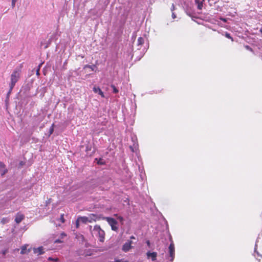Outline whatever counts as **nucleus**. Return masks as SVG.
Masks as SVG:
<instances>
[{
    "label": "nucleus",
    "mask_w": 262,
    "mask_h": 262,
    "mask_svg": "<svg viewBox=\"0 0 262 262\" xmlns=\"http://www.w3.org/2000/svg\"><path fill=\"white\" fill-rule=\"evenodd\" d=\"M23 67V63L19 65V68L18 69L14 70L11 75V81L9 83V85H11V89H13L16 83L18 81L20 78V72Z\"/></svg>",
    "instance_id": "obj_1"
},
{
    "label": "nucleus",
    "mask_w": 262,
    "mask_h": 262,
    "mask_svg": "<svg viewBox=\"0 0 262 262\" xmlns=\"http://www.w3.org/2000/svg\"><path fill=\"white\" fill-rule=\"evenodd\" d=\"M92 234L99 237V241L103 242L105 239V232L99 225H95L92 231Z\"/></svg>",
    "instance_id": "obj_2"
},
{
    "label": "nucleus",
    "mask_w": 262,
    "mask_h": 262,
    "mask_svg": "<svg viewBox=\"0 0 262 262\" xmlns=\"http://www.w3.org/2000/svg\"><path fill=\"white\" fill-rule=\"evenodd\" d=\"M106 220L111 226L112 229L114 231H117L118 227H117V222L115 219L112 217H106Z\"/></svg>",
    "instance_id": "obj_3"
},
{
    "label": "nucleus",
    "mask_w": 262,
    "mask_h": 262,
    "mask_svg": "<svg viewBox=\"0 0 262 262\" xmlns=\"http://www.w3.org/2000/svg\"><path fill=\"white\" fill-rule=\"evenodd\" d=\"M168 249H169V256L170 257V260L172 261L174 258V255H175L174 245L173 241H171V243L169 245Z\"/></svg>",
    "instance_id": "obj_4"
},
{
    "label": "nucleus",
    "mask_w": 262,
    "mask_h": 262,
    "mask_svg": "<svg viewBox=\"0 0 262 262\" xmlns=\"http://www.w3.org/2000/svg\"><path fill=\"white\" fill-rule=\"evenodd\" d=\"M132 241H129L126 242L122 246V250L126 252L128 251L133 247L132 246Z\"/></svg>",
    "instance_id": "obj_5"
},
{
    "label": "nucleus",
    "mask_w": 262,
    "mask_h": 262,
    "mask_svg": "<svg viewBox=\"0 0 262 262\" xmlns=\"http://www.w3.org/2000/svg\"><path fill=\"white\" fill-rule=\"evenodd\" d=\"M89 223H92L93 222H96V221L99 220L100 217L95 214H91L88 216Z\"/></svg>",
    "instance_id": "obj_6"
},
{
    "label": "nucleus",
    "mask_w": 262,
    "mask_h": 262,
    "mask_svg": "<svg viewBox=\"0 0 262 262\" xmlns=\"http://www.w3.org/2000/svg\"><path fill=\"white\" fill-rule=\"evenodd\" d=\"M148 258H151L152 261H155L157 259V253L156 252H150L148 251L146 253Z\"/></svg>",
    "instance_id": "obj_7"
},
{
    "label": "nucleus",
    "mask_w": 262,
    "mask_h": 262,
    "mask_svg": "<svg viewBox=\"0 0 262 262\" xmlns=\"http://www.w3.org/2000/svg\"><path fill=\"white\" fill-rule=\"evenodd\" d=\"M25 218V216L24 214L20 213H17L15 219V221L17 224L20 223Z\"/></svg>",
    "instance_id": "obj_8"
},
{
    "label": "nucleus",
    "mask_w": 262,
    "mask_h": 262,
    "mask_svg": "<svg viewBox=\"0 0 262 262\" xmlns=\"http://www.w3.org/2000/svg\"><path fill=\"white\" fill-rule=\"evenodd\" d=\"M7 172V169L5 168V165L4 163L0 162V173L2 176Z\"/></svg>",
    "instance_id": "obj_9"
},
{
    "label": "nucleus",
    "mask_w": 262,
    "mask_h": 262,
    "mask_svg": "<svg viewBox=\"0 0 262 262\" xmlns=\"http://www.w3.org/2000/svg\"><path fill=\"white\" fill-rule=\"evenodd\" d=\"M93 91L97 93H98V94L102 97V98H104V93L103 92L101 91V90L99 88V87H94L93 89Z\"/></svg>",
    "instance_id": "obj_10"
},
{
    "label": "nucleus",
    "mask_w": 262,
    "mask_h": 262,
    "mask_svg": "<svg viewBox=\"0 0 262 262\" xmlns=\"http://www.w3.org/2000/svg\"><path fill=\"white\" fill-rule=\"evenodd\" d=\"M42 247H40L37 248H35L34 249V252L35 253H38V254H42L44 253Z\"/></svg>",
    "instance_id": "obj_11"
},
{
    "label": "nucleus",
    "mask_w": 262,
    "mask_h": 262,
    "mask_svg": "<svg viewBox=\"0 0 262 262\" xmlns=\"http://www.w3.org/2000/svg\"><path fill=\"white\" fill-rule=\"evenodd\" d=\"M79 220H80V222L86 224V223H89L88 216H80L78 217Z\"/></svg>",
    "instance_id": "obj_12"
},
{
    "label": "nucleus",
    "mask_w": 262,
    "mask_h": 262,
    "mask_svg": "<svg viewBox=\"0 0 262 262\" xmlns=\"http://www.w3.org/2000/svg\"><path fill=\"white\" fill-rule=\"evenodd\" d=\"M195 3L198 4L197 7L199 10H201L203 7V2L199 0H195Z\"/></svg>",
    "instance_id": "obj_13"
},
{
    "label": "nucleus",
    "mask_w": 262,
    "mask_h": 262,
    "mask_svg": "<svg viewBox=\"0 0 262 262\" xmlns=\"http://www.w3.org/2000/svg\"><path fill=\"white\" fill-rule=\"evenodd\" d=\"M144 39L143 37H140L138 38L137 40V44L138 46L142 45L144 43Z\"/></svg>",
    "instance_id": "obj_14"
},
{
    "label": "nucleus",
    "mask_w": 262,
    "mask_h": 262,
    "mask_svg": "<svg viewBox=\"0 0 262 262\" xmlns=\"http://www.w3.org/2000/svg\"><path fill=\"white\" fill-rule=\"evenodd\" d=\"M90 68L92 71H95V69L96 67L95 65H85L84 68Z\"/></svg>",
    "instance_id": "obj_15"
},
{
    "label": "nucleus",
    "mask_w": 262,
    "mask_h": 262,
    "mask_svg": "<svg viewBox=\"0 0 262 262\" xmlns=\"http://www.w3.org/2000/svg\"><path fill=\"white\" fill-rule=\"evenodd\" d=\"M27 250V247L26 246H24L21 248L20 253L23 254L26 253Z\"/></svg>",
    "instance_id": "obj_16"
},
{
    "label": "nucleus",
    "mask_w": 262,
    "mask_h": 262,
    "mask_svg": "<svg viewBox=\"0 0 262 262\" xmlns=\"http://www.w3.org/2000/svg\"><path fill=\"white\" fill-rule=\"evenodd\" d=\"M225 36L226 37L230 39L232 41H233V38L231 37V36L229 33L226 32L225 34Z\"/></svg>",
    "instance_id": "obj_17"
},
{
    "label": "nucleus",
    "mask_w": 262,
    "mask_h": 262,
    "mask_svg": "<svg viewBox=\"0 0 262 262\" xmlns=\"http://www.w3.org/2000/svg\"><path fill=\"white\" fill-rule=\"evenodd\" d=\"M59 220L61 221V222L62 223H64L65 222V219L64 218V214H61L60 215Z\"/></svg>",
    "instance_id": "obj_18"
},
{
    "label": "nucleus",
    "mask_w": 262,
    "mask_h": 262,
    "mask_svg": "<svg viewBox=\"0 0 262 262\" xmlns=\"http://www.w3.org/2000/svg\"><path fill=\"white\" fill-rule=\"evenodd\" d=\"M111 88L113 89V92L115 94L118 92V89L116 88L114 85H112Z\"/></svg>",
    "instance_id": "obj_19"
},
{
    "label": "nucleus",
    "mask_w": 262,
    "mask_h": 262,
    "mask_svg": "<svg viewBox=\"0 0 262 262\" xmlns=\"http://www.w3.org/2000/svg\"><path fill=\"white\" fill-rule=\"evenodd\" d=\"M54 124H52V125H51V126L50 127V129H49L50 135H51L53 133V132H54Z\"/></svg>",
    "instance_id": "obj_20"
},
{
    "label": "nucleus",
    "mask_w": 262,
    "mask_h": 262,
    "mask_svg": "<svg viewBox=\"0 0 262 262\" xmlns=\"http://www.w3.org/2000/svg\"><path fill=\"white\" fill-rule=\"evenodd\" d=\"M9 221V220L7 219V218H3L2 221H1V223L3 224H4L6 223H8Z\"/></svg>",
    "instance_id": "obj_21"
},
{
    "label": "nucleus",
    "mask_w": 262,
    "mask_h": 262,
    "mask_svg": "<svg viewBox=\"0 0 262 262\" xmlns=\"http://www.w3.org/2000/svg\"><path fill=\"white\" fill-rule=\"evenodd\" d=\"M91 150V146L88 145L85 148V151L89 154V151Z\"/></svg>",
    "instance_id": "obj_22"
},
{
    "label": "nucleus",
    "mask_w": 262,
    "mask_h": 262,
    "mask_svg": "<svg viewBox=\"0 0 262 262\" xmlns=\"http://www.w3.org/2000/svg\"><path fill=\"white\" fill-rule=\"evenodd\" d=\"M80 222V220H79V218L78 217L76 221V228H78L79 227V222Z\"/></svg>",
    "instance_id": "obj_23"
},
{
    "label": "nucleus",
    "mask_w": 262,
    "mask_h": 262,
    "mask_svg": "<svg viewBox=\"0 0 262 262\" xmlns=\"http://www.w3.org/2000/svg\"><path fill=\"white\" fill-rule=\"evenodd\" d=\"M48 260H52H52H53V261H55L56 262H57V261H58V259L57 258H52V257H49L48 258Z\"/></svg>",
    "instance_id": "obj_24"
},
{
    "label": "nucleus",
    "mask_w": 262,
    "mask_h": 262,
    "mask_svg": "<svg viewBox=\"0 0 262 262\" xmlns=\"http://www.w3.org/2000/svg\"><path fill=\"white\" fill-rule=\"evenodd\" d=\"M9 88H9V92H8V94H7V97L8 98L9 97L10 94H11V92H12V91L13 90V89H11V85H9Z\"/></svg>",
    "instance_id": "obj_25"
},
{
    "label": "nucleus",
    "mask_w": 262,
    "mask_h": 262,
    "mask_svg": "<svg viewBox=\"0 0 262 262\" xmlns=\"http://www.w3.org/2000/svg\"><path fill=\"white\" fill-rule=\"evenodd\" d=\"M40 66H41V65H39L38 66V69L36 70V75H38V76L40 75L39 70H40Z\"/></svg>",
    "instance_id": "obj_26"
},
{
    "label": "nucleus",
    "mask_w": 262,
    "mask_h": 262,
    "mask_svg": "<svg viewBox=\"0 0 262 262\" xmlns=\"http://www.w3.org/2000/svg\"><path fill=\"white\" fill-rule=\"evenodd\" d=\"M17 0H12V7H14L15 3L16 2Z\"/></svg>",
    "instance_id": "obj_27"
},
{
    "label": "nucleus",
    "mask_w": 262,
    "mask_h": 262,
    "mask_svg": "<svg viewBox=\"0 0 262 262\" xmlns=\"http://www.w3.org/2000/svg\"><path fill=\"white\" fill-rule=\"evenodd\" d=\"M174 9H175L174 5L173 4H172V6H171V11L173 12V11H174Z\"/></svg>",
    "instance_id": "obj_28"
},
{
    "label": "nucleus",
    "mask_w": 262,
    "mask_h": 262,
    "mask_svg": "<svg viewBox=\"0 0 262 262\" xmlns=\"http://www.w3.org/2000/svg\"><path fill=\"white\" fill-rule=\"evenodd\" d=\"M171 16H172V18H173V19L176 18L177 17L176 14L174 12H172Z\"/></svg>",
    "instance_id": "obj_29"
},
{
    "label": "nucleus",
    "mask_w": 262,
    "mask_h": 262,
    "mask_svg": "<svg viewBox=\"0 0 262 262\" xmlns=\"http://www.w3.org/2000/svg\"><path fill=\"white\" fill-rule=\"evenodd\" d=\"M62 242V241L60 239H56L55 241V243H61Z\"/></svg>",
    "instance_id": "obj_30"
},
{
    "label": "nucleus",
    "mask_w": 262,
    "mask_h": 262,
    "mask_svg": "<svg viewBox=\"0 0 262 262\" xmlns=\"http://www.w3.org/2000/svg\"><path fill=\"white\" fill-rule=\"evenodd\" d=\"M146 243H147V244L148 246H149V245H150V242H149V241H147L146 242Z\"/></svg>",
    "instance_id": "obj_31"
},
{
    "label": "nucleus",
    "mask_w": 262,
    "mask_h": 262,
    "mask_svg": "<svg viewBox=\"0 0 262 262\" xmlns=\"http://www.w3.org/2000/svg\"><path fill=\"white\" fill-rule=\"evenodd\" d=\"M130 239H135V236H132L130 237Z\"/></svg>",
    "instance_id": "obj_32"
},
{
    "label": "nucleus",
    "mask_w": 262,
    "mask_h": 262,
    "mask_svg": "<svg viewBox=\"0 0 262 262\" xmlns=\"http://www.w3.org/2000/svg\"><path fill=\"white\" fill-rule=\"evenodd\" d=\"M259 31L262 34V28L260 29Z\"/></svg>",
    "instance_id": "obj_33"
},
{
    "label": "nucleus",
    "mask_w": 262,
    "mask_h": 262,
    "mask_svg": "<svg viewBox=\"0 0 262 262\" xmlns=\"http://www.w3.org/2000/svg\"><path fill=\"white\" fill-rule=\"evenodd\" d=\"M98 164H102V163H101V162H98Z\"/></svg>",
    "instance_id": "obj_34"
},
{
    "label": "nucleus",
    "mask_w": 262,
    "mask_h": 262,
    "mask_svg": "<svg viewBox=\"0 0 262 262\" xmlns=\"http://www.w3.org/2000/svg\"><path fill=\"white\" fill-rule=\"evenodd\" d=\"M222 20L225 21V19H222Z\"/></svg>",
    "instance_id": "obj_35"
}]
</instances>
